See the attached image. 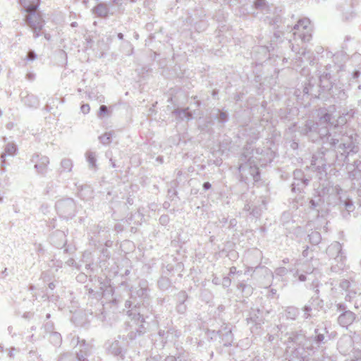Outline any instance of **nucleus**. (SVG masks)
<instances>
[{
    "instance_id": "obj_14",
    "label": "nucleus",
    "mask_w": 361,
    "mask_h": 361,
    "mask_svg": "<svg viewBox=\"0 0 361 361\" xmlns=\"http://www.w3.org/2000/svg\"><path fill=\"white\" fill-rule=\"evenodd\" d=\"M324 339V336L323 334H318L315 338L316 341L318 343L322 342Z\"/></svg>"
},
{
    "instance_id": "obj_7",
    "label": "nucleus",
    "mask_w": 361,
    "mask_h": 361,
    "mask_svg": "<svg viewBox=\"0 0 361 361\" xmlns=\"http://www.w3.org/2000/svg\"><path fill=\"white\" fill-rule=\"evenodd\" d=\"M49 163V160L48 157H42L36 162L35 167L39 173H43L45 171Z\"/></svg>"
},
{
    "instance_id": "obj_16",
    "label": "nucleus",
    "mask_w": 361,
    "mask_h": 361,
    "mask_svg": "<svg viewBox=\"0 0 361 361\" xmlns=\"http://www.w3.org/2000/svg\"><path fill=\"white\" fill-rule=\"evenodd\" d=\"M88 160H89L90 162H91L92 164H94V161H95L94 157H91V156H90L88 157Z\"/></svg>"
},
{
    "instance_id": "obj_4",
    "label": "nucleus",
    "mask_w": 361,
    "mask_h": 361,
    "mask_svg": "<svg viewBox=\"0 0 361 361\" xmlns=\"http://www.w3.org/2000/svg\"><path fill=\"white\" fill-rule=\"evenodd\" d=\"M94 15L97 18H106L109 14V9L105 3H99L92 10Z\"/></svg>"
},
{
    "instance_id": "obj_5",
    "label": "nucleus",
    "mask_w": 361,
    "mask_h": 361,
    "mask_svg": "<svg viewBox=\"0 0 361 361\" xmlns=\"http://www.w3.org/2000/svg\"><path fill=\"white\" fill-rule=\"evenodd\" d=\"M25 12L35 11L40 5L41 0H18Z\"/></svg>"
},
{
    "instance_id": "obj_19",
    "label": "nucleus",
    "mask_w": 361,
    "mask_h": 361,
    "mask_svg": "<svg viewBox=\"0 0 361 361\" xmlns=\"http://www.w3.org/2000/svg\"><path fill=\"white\" fill-rule=\"evenodd\" d=\"M339 308H340V309H342V310H344V309H345V307H344V306H343L342 305H339Z\"/></svg>"
},
{
    "instance_id": "obj_6",
    "label": "nucleus",
    "mask_w": 361,
    "mask_h": 361,
    "mask_svg": "<svg viewBox=\"0 0 361 361\" xmlns=\"http://www.w3.org/2000/svg\"><path fill=\"white\" fill-rule=\"evenodd\" d=\"M18 147L13 142H8L4 147V152L1 154V159H4L6 156H14L16 154Z\"/></svg>"
},
{
    "instance_id": "obj_13",
    "label": "nucleus",
    "mask_w": 361,
    "mask_h": 361,
    "mask_svg": "<svg viewBox=\"0 0 361 361\" xmlns=\"http://www.w3.org/2000/svg\"><path fill=\"white\" fill-rule=\"evenodd\" d=\"M36 59V55L33 51H30L27 56V59L32 61Z\"/></svg>"
},
{
    "instance_id": "obj_8",
    "label": "nucleus",
    "mask_w": 361,
    "mask_h": 361,
    "mask_svg": "<svg viewBox=\"0 0 361 361\" xmlns=\"http://www.w3.org/2000/svg\"><path fill=\"white\" fill-rule=\"evenodd\" d=\"M112 135V133H105L99 137L101 142L104 145L109 144L111 140Z\"/></svg>"
},
{
    "instance_id": "obj_12",
    "label": "nucleus",
    "mask_w": 361,
    "mask_h": 361,
    "mask_svg": "<svg viewBox=\"0 0 361 361\" xmlns=\"http://www.w3.org/2000/svg\"><path fill=\"white\" fill-rule=\"evenodd\" d=\"M80 110L84 114H87L90 111V106L87 104H82L80 106Z\"/></svg>"
},
{
    "instance_id": "obj_1",
    "label": "nucleus",
    "mask_w": 361,
    "mask_h": 361,
    "mask_svg": "<svg viewBox=\"0 0 361 361\" xmlns=\"http://www.w3.org/2000/svg\"><path fill=\"white\" fill-rule=\"evenodd\" d=\"M25 17V22L32 30L34 37H39L42 32L45 21L39 11H28Z\"/></svg>"
},
{
    "instance_id": "obj_10",
    "label": "nucleus",
    "mask_w": 361,
    "mask_h": 361,
    "mask_svg": "<svg viewBox=\"0 0 361 361\" xmlns=\"http://www.w3.org/2000/svg\"><path fill=\"white\" fill-rule=\"evenodd\" d=\"M61 164L63 167L66 169L71 170L72 168V162L70 159H64L62 161Z\"/></svg>"
},
{
    "instance_id": "obj_15",
    "label": "nucleus",
    "mask_w": 361,
    "mask_h": 361,
    "mask_svg": "<svg viewBox=\"0 0 361 361\" xmlns=\"http://www.w3.org/2000/svg\"><path fill=\"white\" fill-rule=\"evenodd\" d=\"M203 188L205 190H208L211 188V184L209 182H206L203 185Z\"/></svg>"
},
{
    "instance_id": "obj_17",
    "label": "nucleus",
    "mask_w": 361,
    "mask_h": 361,
    "mask_svg": "<svg viewBox=\"0 0 361 361\" xmlns=\"http://www.w3.org/2000/svg\"><path fill=\"white\" fill-rule=\"evenodd\" d=\"M235 271H236V267H231V269H230V273L231 274H235Z\"/></svg>"
},
{
    "instance_id": "obj_20",
    "label": "nucleus",
    "mask_w": 361,
    "mask_h": 361,
    "mask_svg": "<svg viewBox=\"0 0 361 361\" xmlns=\"http://www.w3.org/2000/svg\"><path fill=\"white\" fill-rule=\"evenodd\" d=\"M75 24H76V23H73L71 24V25H72L73 27H74V26H75Z\"/></svg>"
},
{
    "instance_id": "obj_18",
    "label": "nucleus",
    "mask_w": 361,
    "mask_h": 361,
    "mask_svg": "<svg viewBox=\"0 0 361 361\" xmlns=\"http://www.w3.org/2000/svg\"><path fill=\"white\" fill-rule=\"evenodd\" d=\"M118 37L119 39H123V35L122 33H118Z\"/></svg>"
},
{
    "instance_id": "obj_11",
    "label": "nucleus",
    "mask_w": 361,
    "mask_h": 361,
    "mask_svg": "<svg viewBox=\"0 0 361 361\" xmlns=\"http://www.w3.org/2000/svg\"><path fill=\"white\" fill-rule=\"evenodd\" d=\"M265 5H266L265 0H255V7L256 8H262V7L265 6Z\"/></svg>"
},
{
    "instance_id": "obj_3",
    "label": "nucleus",
    "mask_w": 361,
    "mask_h": 361,
    "mask_svg": "<svg viewBox=\"0 0 361 361\" xmlns=\"http://www.w3.org/2000/svg\"><path fill=\"white\" fill-rule=\"evenodd\" d=\"M355 317L353 312L345 311L338 317V322L341 326L348 327L354 322Z\"/></svg>"
},
{
    "instance_id": "obj_9",
    "label": "nucleus",
    "mask_w": 361,
    "mask_h": 361,
    "mask_svg": "<svg viewBox=\"0 0 361 361\" xmlns=\"http://www.w3.org/2000/svg\"><path fill=\"white\" fill-rule=\"evenodd\" d=\"M108 109L105 105H102L99 108V111L98 112V116L99 118H103L106 114H107Z\"/></svg>"
},
{
    "instance_id": "obj_2",
    "label": "nucleus",
    "mask_w": 361,
    "mask_h": 361,
    "mask_svg": "<svg viewBox=\"0 0 361 361\" xmlns=\"http://www.w3.org/2000/svg\"><path fill=\"white\" fill-rule=\"evenodd\" d=\"M294 35L302 41H310L312 37L311 23L309 19L304 18L298 20L294 27Z\"/></svg>"
}]
</instances>
